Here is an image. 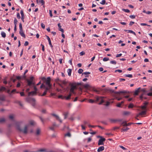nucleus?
<instances>
[{"instance_id": "1", "label": "nucleus", "mask_w": 152, "mask_h": 152, "mask_svg": "<svg viewBox=\"0 0 152 152\" xmlns=\"http://www.w3.org/2000/svg\"><path fill=\"white\" fill-rule=\"evenodd\" d=\"M104 91L105 92H109L111 93H113L114 94L119 95L121 94L122 93H126L127 92V91H121L118 92H115V91L114 90H113L111 89H104Z\"/></svg>"}, {"instance_id": "2", "label": "nucleus", "mask_w": 152, "mask_h": 152, "mask_svg": "<svg viewBox=\"0 0 152 152\" xmlns=\"http://www.w3.org/2000/svg\"><path fill=\"white\" fill-rule=\"evenodd\" d=\"M28 128V126L27 125L25 126L23 129H21L19 125H17V129L20 132H23L24 134H26L27 133Z\"/></svg>"}, {"instance_id": "3", "label": "nucleus", "mask_w": 152, "mask_h": 152, "mask_svg": "<svg viewBox=\"0 0 152 152\" xmlns=\"http://www.w3.org/2000/svg\"><path fill=\"white\" fill-rule=\"evenodd\" d=\"M42 80L45 82L46 84L50 88H51V85L50 83V77L47 78V79L45 77L42 78Z\"/></svg>"}, {"instance_id": "4", "label": "nucleus", "mask_w": 152, "mask_h": 152, "mask_svg": "<svg viewBox=\"0 0 152 152\" xmlns=\"http://www.w3.org/2000/svg\"><path fill=\"white\" fill-rule=\"evenodd\" d=\"M69 86H71V88L70 89V92H72L75 89H77L76 83L75 82H73V83H69Z\"/></svg>"}, {"instance_id": "5", "label": "nucleus", "mask_w": 152, "mask_h": 152, "mask_svg": "<svg viewBox=\"0 0 152 152\" xmlns=\"http://www.w3.org/2000/svg\"><path fill=\"white\" fill-rule=\"evenodd\" d=\"M100 139L98 141V145H103L104 142L105 140L104 138H103L102 137H100Z\"/></svg>"}, {"instance_id": "6", "label": "nucleus", "mask_w": 152, "mask_h": 152, "mask_svg": "<svg viewBox=\"0 0 152 152\" xmlns=\"http://www.w3.org/2000/svg\"><path fill=\"white\" fill-rule=\"evenodd\" d=\"M28 101L32 102V105L33 106H35L36 103V100L34 98H29L28 99Z\"/></svg>"}, {"instance_id": "7", "label": "nucleus", "mask_w": 152, "mask_h": 152, "mask_svg": "<svg viewBox=\"0 0 152 152\" xmlns=\"http://www.w3.org/2000/svg\"><path fill=\"white\" fill-rule=\"evenodd\" d=\"M27 81L28 83L27 85L29 86H34L35 85V83L33 81H31L28 79L27 80Z\"/></svg>"}, {"instance_id": "8", "label": "nucleus", "mask_w": 152, "mask_h": 152, "mask_svg": "<svg viewBox=\"0 0 152 152\" xmlns=\"http://www.w3.org/2000/svg\"><path fill=\"white\" fill-rule=\"evenodd\" d=\"M52 115L56 117V119L59 121L60 123L62 122V121L60 118L57 115L53 113L52 114Z\"/></svg>"}, {"instance_id": "9", "label": "nucleus", "mask_w": 152, "mask_h": 152, "mask_svg": "<svg viewBox=\"0 0 152 152\" xmlns=\"http://www.w3.org/2000/svg\"><path fill=\"white\" fill-rule=\"evenodd\" d=\"M103 90V89L101 88H99V90H97L95 88H93V90L96 92L97 94H100L101 91H102Z\"/></svg>"}, {"instance_id": "10", "label": "nucleus", "mask_w": 152, "mask_h": 152, "mask_svg": "<svg viewBox=\"0 0 152 152\" xmlns=\"http://www.w3.org/2000/svg\"><path fill=\"white\" fill-rule=\"evenodd\" d=\"M37 94V92L36 91H33L31 92H30L28 93V96L31 95H36Z\"/></svg>"}, {"instance_id": "11", "label": "nucleus", "mask_w": 152, "mask_h": 152, "mask_svg": "<svg viewBox=\"0 0 152 152\" xmlns=\"http://www.w3.org/2000/svg\"><path fill=\"white\" fill-rule=\"evenodd\" d=\"M46 37L47 38V39L48 40V41L49 43V44L51 48H53V46L51 44V41L50 38L48 36H47V35H46Z\"/></svg>"}, {"instance_id": "12", "label": "nucleus", "mask_w": 152, "mask_h": 152, "mask_svg": "<svg viewBox=\"0 0 152 152\" xmlns=\"http://www.w3.org/2000/svg\"><path fill=\"white\" fill-rule=\"evenodd\" d=\"M20 14L21 15V19L22 21L23 22H24V19L25 17H24V14L23 10H21L20 11Z\"/></svg>"}, {"instance_id": "13", "label": "nucleus", "mask_w": 152, "mask_h": 152, "mask_svg": "<svg viewBox=\"0 0 152 152\" xmlns=\"http://www.w3.org/2000/svg\"><path fill=\"white\" fill-rule=\"evenodd\" d=\"M140 88H137V90H135V91L134 92V95L135 96L138 95V93L140 92Z\"/></svg>"}, {"instance_id": "14", "label": "nucleus", "mask_w": 152, "mask_h": 152, "mask_svg": "<svg viewBox=\"0 0 152 152\" xmlns=\"http://www.w3.org/2000/svg\"><path fill=\"white\" fill-rule=\"evenodd\" d=\"M104 147L103 146L100 147L97 149V151L99 152L104 150Z\"/></svg>"}, {"instance_id": "15", "label": "nucleus", "mask_w": 152, "mask_h": 152, "mask_svg": "<svg viewBox=\"0 0 152 152\" xmlns=\"http://www.w3.org/2000/svg\"><path fill=\"white\" fill-rule=\"evenodd\" d=\"M19 33L21 36L23 37L24 38H25L26 36L23 32V30L20 31Z\"/></svg>"}, {"instance_id": "16", "label": "nucleus", "mask_w": 152, "mask_h": 152, "mask_svg": "<svg viewBox=\"0 0 152 152\" xmlns=\"http://www.w3.org/2000/svg\"><path fill=\"white\" fill-rule=\"evenodd\" d=\"M41 130L39 128H38L37 129L36 132V135H39L40 133Z\"/></svg>"}, {"instance_id": "17", "label": "nucleus", "mask_w": 152, "mask_h": 152, "mask_svg": "<svg viewBox=\"0 0 152 152\" xmlns=\"http://www.w3.org/2000/svg\"><path fill=\"white\" fill-rule=\"evenodd\" d=\"M15 103L18 104L20 106L23 107V105L21 103V102L18 100H15Z\"/></svg>"}, {"instance_id": "18", "label": "nucleus", "mask_w": 152, "mask_h": 152, "mask_svg": "<svg viewBox=\"0 0 152 152\" xmlns=\"http://www.w3.org/2000/svg\"><path fill=\"white\" fill-rule=\"evenodd\" d=\"M130 114V112L128 111H124L123 112V115H129Z\"/></svg>"}, {"instance_id": "19", "label": "nucleus", "mask_w": 152, "mask_h": 152, "mask_svg": "<svg viewBox=\"0 0 152 152\" xmlns=\"http://www.w3.org/2000/svg\"><path fill=\"white\" fill-rule=\"evenodd\" d=\"M114 96L115 97V98L117 99L118 101H120L122 99V97L119 98L118 95H116V94L114 95Z\"/></svg>"}, {"instance_id": "20", "label": "nucleus", "mask_w": 152, "mask_h": 152, "mask_svg": "<svg viewBox=\"0 0 152 152\" xmlns=\"http://www.w3.org/2000/svg\"><path fill=\"white\" fill-rule=\"evenodd\" d=\"M146 111H147V110L142 111L141 112L139 113V115H143L145 114L146 113Z\"/></svg>"}, {"instance_id": "21", "label": "nucleus", "mask_w": 152, "mask_h": 152, "mask_svg": "<svg viewBox=\"0 0 152 152\" xmlns=\"http://www.w3.org/2000/svg\"><path fill=\"white\" fill-rule=\"evenodd\" d=\"M129 129V128L127 127H126V128H124L121 129V132H122L123 131H126L128 130Z\"/></svg>"}, {"instance_id": "22", "label": "nucleus", "mask_w": 152, "mask_h": 152, "mask_svg": "<svg viewBox=\"0 0 152 152\" xmlns=\"http://www.w3.org/2000/svg\"><path fill=\"white\" fill-rule=\"evenodd\" d=\"M72 71V69H69L67 70V72L69 76H71Z\"/></svg>"}, {"instance_id": "23", "label": "nucleus", "mask_w": 152, "mask_h": 152, "mask_svg": "<svg viewBox=\"0 0 152 152\" xmlns=\"http://www.w3.org/2000/svg\"><path fill=\"white\" fill-rule=\"evenodd\" d=\"M0 100L1 101L5 100V97L4 95H0Z\"/></svg>"}, {"instance_id": "24", "label": "nucleus", "mask_w": 152, "mask_h": 152, "mask_svg": "<svg viewBox=\"0 0 152 152\" xmlns=\"http://www.w3.org/2000/svg\"><path fill=\"white\" fill-rule=\"evenodd\" d=\"M102 97H103V96L99 97V96H97L96 97V101H100V99H101Z\"/></svg>"}, {"instance_id": "25", "label": "nucleus", "mask_w": 152, "mask_h": 152, "mask_svg": "<svg viewBox=\"0 0 152 152\" xmlns=\"http://www.w3.org/2000/svg\"><path fill=\"white\" fill-rule=\"evenodd\" d=\"M105 98V97H102L101 99H100V101H101L99 103V104H101L103 103L104 102V101L103 99Z\"/></svg>"}, {"instance_id": "26", "label": "nucleus", "mask_w": 152, "mask_h": 152, "mask_svg": "<svg viewBox=\"0 0 152 152\" xmlns=\"http://www.w3.org/2000/svg\"><path fill=\"white\" fill-rule=\"evenodd\" d=\"M126 124H127L126 121H124L121 123V125H122L123 126H126Z\"/></svg>"}, {"instance_id": "27", "label": "nucleus", "mask_w": 152, "mask_h": 152, "mask_svg": "<svg viewBox=\"0 0 152 152\" xmlns=\"http://www.w3.org/2000/svg\"><path fill=\"white\" fill-rule=\"evenodd\" d=\"M1 34L2 37L5 38L6 36L5 33L4 32H2L1 33Z\"/></svg>"}, {"instance_id": "28", "label": "nucleus", "mask_w": 152, "mask_h": 152, "mask_svg": "<svg viewBox=\"0 0 152 152\" xmlns=\"http://www.w3.org/2000/svg\"><path fill=\"white\" fill-rule=\"evenodd\" d=\"M68 115V112H65L64 114V119H66Z\"/></svg>"}, {"instance_id": "29", "label": "nucleus", "mask_w": 152, "mask_h": 152, "mask_svg": "<svg viewBox=\"0 0 152 152\" xmlns=\"http://www.w3.org/2000/svg\"><path fill=\"white\" fill-rule=\"evenodd\" d=\"M140 92H142L143 94H145V93L146 92V90L145 88H143V89H141L140 88Z\"/></svg>"}, {"instance_id": "30", "label": "nucleus", "mask_w": 152, "mask_h": 152, "mask_svg": "<svg viewBox=\"0 0 152 152\" xmlns=\"http://www.w3.org/2000/svg\"><path fill=\"white\" fill-rule=\"evenodd\" d=\"M5 121V119L4 118H0V123H2Z\"/></svg>"}, {"instance_id": "31", "label": "nucleus", "mask_w": 152, "mask_h": 152, "mask_svg": "<svg viewBox=\"0 0 152 152\" xmlns=\"http://www.w3.org/2000/svg\"><path fill=\"white\" fill-rule=\"evenodd\" d=\"M124 76L126 77L132 78V75L131 74H125Z\"/></svg>"}, {"instance_id": "32", "label": "nucleus", "mask_w": 152, "mask_h": 152, "mask_svg": "<svg viewBox=\"0 0 152 152\" xmlns=\"http://www.w3.org/2000/svg\"><path fill=\"white\" fill-rule=\"evenodd\" d=\"M134 106V104H133L130 103L128 105V107L129 108H132Z\"/></svg>"}, {"instance_id": "33", "label": "nucleus", "mask_w": 152, "mask_h": 152, "mask_svg": "<svg viewBox=\"0 0 152 152\" xmlns=\"http://www.w3.org/2000/svg\"><path fill=\"white\" fill-rule=\"evenodd\" d=\"M65 136H67L69 137H70L71 136V134L69 132L65 134Z\"/></svg>"}, {"instance_id": "34", "label": "nucleus", "mask_w": 152, "mask_h": 152, "mask_svg": "<svg viewBox=\"0 0 152 152\" xmlns=\"http://www.w3.org/2000/svg\"><path fill=\"white\" fill-rule=\"evenodd\" d=\"M14 22L15 26H17V22H18V20L16 18H15Z\"/></svg>"}, {"instance_id": "35", "label": "nucleus", "mask_w": 152, "mask_h": 152, "mask_svg": "<svg viewBox=\"0 0 152 152\" xmlns=\"http://www.w3.org/2000/svg\"><path fill=\"white\" fill-rule=\"evenodd\" d=\"M122 10L123 11H124L126 12L129 13V12H130V11L128 9H122Z\"/></svg>"}, {"instance_id": "36", "label": "nucleus", "mask_w": 152, "mask_h": 152, "mask_svg": "<svg viewBox=\"0 0 152 152\" xmlns=\"http://www.w3.org/2000/svg\"><path fill=\"white\" fill-rule=\"evenodd\" d=\"M150 91H152V88L150 89ZM147 95L148 96H152V92H149L147 94Z\"/></svg>"}, {"instance_id": "37", "label": "nucleus", "mask_w": 152, "mask_h": 152, "mask_svg": "<svg viewBox=\"0 0 152 152\" xmlns=\"http://www.w3.org/2000/svg\"><path fill=\"white\" fill-rule=\"evenodd\" d=\"M83 71V70L81 69H80L78 70V73L79 74H81Z\"/></svg>"}, {"instance_id": "38", "label": "nucleus", "mask_w": 152, "mask_h": 152, "mask_svg": "<svg viewBox=\"0 0 152 152\" xmlns=\"http://www.w3.org/2000/svg\"><path fill=\"white\" fill-rule=\"evenodd\" d=\"M6 89V88L5 87L2 86L1 87V88H0V91H4Z\"/></svg>"}, {"instance_id": "39", "label": "nucleus", "mask_w": 152, "mask_h": 152, "mask_svg": "<svg viewBox=\"0 0 152 152\" xmlns=\"http://www.w3.org/2000/svg\"><path fill=\"white\" fill-rule=\"evenodd\" d=\"M109 60V58H104L103 59V60L104 61H108Z\"/></svg>"}, {"instance_id": "40", "label": "nucleus", "mask_w": 152, "mask_h": 152, "mask_svg": "<svg viewBox=\"0 0 152 152\" xmlns=\"http://www.w3.org/2000/svg\"><path fill=\"white\" fill-rule=\"evenodd\" d=\"M110 63L111 64L115 65L116 64V62L115 61H110Z\"/></svg>"}, {"instance_id": "41", "label": "nucleus", "mask_w": 152, "mask_h": 152, "mask_svg": "<svg viewBox=\"0 0 152 152\" xmlns=\"http://www.w3.org/2000/svg\"><path fill=\"white\" fill-rule=\"evenodd\" d=\"M39 117L41 121L42 122L43 124H44V119L40 116H39Z\"/></svg>"}, {"instance_id": "42", "label": "nucleus", "mask_w": 152, "mask_h": 152, "mask_svg": "<svg viewBox=\"0 0 152 152\" xmlns=\"http://www.w3.org/2000/svg\"><path fill=\"white\" fill-rule=\"evenodd\" d=\"M39 2L42 4V5H43L45 4V2L43 0H39Z\"/></svg>"}, {"instance_id": "43", "label": "nucleus", "mask_w": 152, "mask_h": 152, "mask_svg": "<svg viewBox=\"0 0 152 152\" xmlns=\"http://www.w3.org/2000/svg\"><path fill=\"white\" fill-rule=\"evenodd\" d=\"M19 29L20 31L23 30L22 25L21 23L19 24Z\"/></svg>"}, {"instance_id": "44", "label": "nucleus", "mask_w": 152, "mask_h": 152, "mask_svg": "<svg viewBox=\"0 0 152 152\" xmlns=\"http://www.w3.org/2000/svg\"><path fill=\"white\" fill-rule=\"evenodd\" d=\"M88 102L90 103H93L94 102V101L92 99H89L88 100Z\"/></svg>"}, {"instance_id": "45", "label": "nucleus", "mask_w": 152, "mask_h": 152, "mask_svg": "<svg viewBox=\"0 0 152 152\" xmlns=\"http://www.w3.org/2000/svg\"><path fill=\"white\" fill-rule=\"evenodd\" d=\"M141 108L142 109L145 110H146V107L145 105H143V106H141Z\"/></svg>"}, {"instance_id": "46", "label": "nucleus", "mask_w": 152, "mask_h": 152, "mask_svg": "<svg viewBox=\"0 0 152 152\" xmlns=\"http://www.w3.org/2000/svg\"><path fill=\"white\" fill-rule=\"evenodd\" d=\"M41 46H42V50L43 51H45V47L42 44H41Z\"/></svg>"}, {"instance_id": "47", "label": "nucleus", "mask_w": 152, "mask_h": 152, "mask_svg": "<svg viewBox=\"0 0 152 152\" xmlns=\"http://www.w3.org/2000/svg\"><path fill=\"white\" fill-rule=\"evenodd\" d=\"M129 17L132 19H134L135 18V16L134 15H131L129 16Z\"/></svg>"}, {"instance_id": "48", "label": "nucleus", "mask_w": 152, "mask_h": 152, "mask_svg": "<svg viewBox=\"0 0 152 152\" xmlns=\"http://www.w3.org/2000/svg\"><path fill=\"white\" fill-rule=\"evenodd\" d=\"M106 1L105 0H102V2H100V3L104 5L105 4Z\"/></svg>"}, {"instance_id": "49", "label": "nucleus", "mask_w": 152, "mask_h": 152, "mask_svg": "<svg viewBox=\"0 0 152 152\" xmlns=\"http://www.w3.org/2000/svg\"><path fill=\"white\" fill-rule=\"evenodd\" d=\"M48 91H45H45L43 93V94L41 95H40L42 96H45L46 94V93Z\"/></svg>"}, {"instance_id": "50", "label": "nucleus", "mask_w": 152, "mask_h": 152, "mask_svg": "<svg viewBox=\"0 0 152 152\" xmlns=\"http://www.w3.org/2000/svg\"><path fill=\"white\" fill-rule=\"evenodd\" d=\"M64 98H65L66 100H68L70 99L71 97H69V96H64Z\"/></svg>"}, {"instance_id": "51", "label": "nucleus", "mask_w": 152, "mask_h": 152, "mask_svg": "<svg viewBox=\"0 0 152 152\" xmlns=\"http://www.w3.org/2000/svg\"><path fill=\"white\" fill-rule=\"evenodd\" d=\"M122 72V70H120V69H117V70H116L115 71V72H118L119 73H121Z\"/></svg>"}, {"instance_id": "52", "label": "nucleus", "mask_w": 152, "mask_h": 152, "mask_svg": "<svg viewBox=\"0 0 152 152\" xmlns=\"http://www.w3.org/2000/svg\"><path fill=\"white\" fill-rule=\"evenodd\" d=\"M84 87L86 88H88L89 87V85L88 84H86L83 86Z\"/></svg>"}, {"instance_id": "53", "label": "nucleus", "mask_w": 152, "mask_h": 152, "mask_svg": "<svg viewBox=\"0 0 152 152\" xmlns=\"http://www.w3.org/2000/svg\"><path fill=\"white\" fill-rule=\"evenodd\" d=\"M41 24L42 27L43 29H44L45 28V26L44 24L43 23H41Z\"/></svg>"}, {"instance_id": "54", "label": "nucleus", "mask_w": 152, "mask_h": 152, "mask_svg": "<svg viewBox=\"0 0 152 152\" xmlns=\"http://www.w3.org/2000/svg\"><path fill=\"white\" fill-rule=\"evenodd\" d=\"M58 98H61L62 99H63L64 98V96H63L62 95H60L58 96Z\"/></svg>"}, {"instance_id": "55", "label": "nucleus", "mask_w": 152, "mask_h": 152, "mask_svg": "<svg viewBox=\"0 0 152 152\" xmlns=\"http://www.w3.org/2000/svg\"><path fill=\"white\" fill-rule=\"evenodd\" d=\"M90 74V73L89 72H83L82 73V75L84 74V75H88Z\"/></svg>"}, {"instance_id": "56", "label": "nucleus", "mask_w": 152, "mask_h": 152, "mask_svg": "<svg viewBox=\"0 0 152 152\" xmlns=\"http://www.w3.org/2000/svg\"><path fill=\"white\" fill-rule=\"evenodd\" d=\"M52 126L54 127L55 126L58 127V126L56 124V123L54 122L53 123Z\"/></svg>"}, {"instance_id": "57", "label": "nucleus", "mask_w": 152, "mask_h": 152, "mask_svg": "<svg viewBox=\"0 0 152 152\" xmlns=\"http://www.w3.org/2000/svg\"><path fill=\"white\" fill-rule=\"evenodd\" d=\"M84 124L86 125L88 124V122L86 121H84L83 122Z\"/></svg>"}, {"instance_id": "58", "label": "nucleus", "mask_w": 152, "mask_h": 152, "mask_svg": "<svg viewBox=\"0 0 152 152\" xmlns=\"http://www.w3.org/2000/svg\"><path fill=\"white\" fill-rule=\"evenodd\" d=\"M134 23V22L133 21H131L129 24V25L130 26H132V25H133V24Z\"/></svg>"}, {"instance_id": "59", "label": "nucleus", "mask_w": 152, "mask_h": 152, "mask_svg": "<svg viewBox=\"0 0 152 152\" xmlns=\"http://www.w3.org/2000/svg\"><path fill=\"white\" fill-rule=\"evenodd\" d=\"M9 118L10 119L12 120L14 118L13 116L12 115H10L9 116Z\"/></svg>"}, {"instance_id": "60", "label": "nucleus", "mask_w": 152, "mask_h": 152, "mask_svg": "<svg viewBox=\"0 0 152 152\" xmlns=\"http://www.w3.org/2000/svg\"><path fill=\"white\" fill-rule=\"evenodd\" d=\"M17 17L18 18V19H20V15L19 13H17Z\"/></svg>"}, {"instance_id": "61", "label": "nucleus", "mask_w": 152, "mask_h": 152, "mask_svg": "<svg viewBox=\"0 0 152 152\" xmlns=\"http://www.w3.org/2000/svg\"><path fill=\"white\" fill-rule=\"evenodd\" d=\"M119 147L121 148L123 150H126V148H125V147H124V146H122V145H120L119 146Z\"/></svg>"}, {"instance_id": "62", "label": "nucleus", "mask_w": 152, "mask_h": 152, "mask_svg": "<svg viewBox=\"0 0 152 152\" xmlns=\"http://www.w3.org/2000/svg\"><path fill=\"white\" fill-rule=\"evenodd\" d=\"M85 54V53L83 51H82L80 53V56H83Z\"/></svg>"}, {"instance_id": "63", "label": "nucleus", "mask_w": 152, "mask_h": 152, "mask_svg": "<svg viewBox=\"0 0 152 152\" xmlns=\"http://www.w3.org/2000/svg\"><path fill=\"white\" fill-rule=\"evenodd\" d=\"M121 103H118L116 105V106L118 107H121Z\"/></svg>"}, {"instance_id": "64", "label": "nucleus", "mask_w": 152, "mask_h": 152, "mask_svg": "<svg viewBox=\"0 0 152 152\" xmlns=\"http://www.w3.org/2000/svg\"><path fill=\"white\" fill-rule=\"evenodd\" d=\"M49 129L52 130H53V131L54 130V127L53 126L51 127H50Z\"/></svg>"}]
</instances>
